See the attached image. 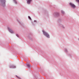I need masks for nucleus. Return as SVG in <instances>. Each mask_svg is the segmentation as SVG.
<instances>
[{
    "label": "nucleus",
    "mask_w": 79,
    "mask_h": 79,
    "mask_svg": "<svg viewBox=\"0 0 79 79\" xmlns=\"http://www.w3.org/2000/svg\"><path fill=\"white\" fill-rule=\"evenodd\" d=\"M6 1L5 0H0V5L1 6H5V3Z\"/></svg>",
    "instance_id": "nucleus-1"
},
{
    "label": "nucleus",
    "mask_w": 79,
    "mask_h": 79,
    "mask_svg": "<svg viewBox=\"0 0 79 79\" xmlns=\"http://www.w3.org/2000/svg\"><path fill=\"white\" fill-rule=\"evenodd\" d=\"M42 32L45 35V36H46L48 38H50V36H49V35L48 34V33H47V32H45L44 30H42Z\"/></svg>",
    "instance_id": "nucleus-2"
},
{
    "label": "nucleus",
    "mask_w": 79,
    "mask_h": 79,
    "mask_svg": "<svg viewBox=\"0 0 79 79\" xmlns=\"http://www.w3.org/2000/svg\"><path fill=\"white\" fill-rule=\"evenodd\" d=\"M69 5L71 8H76V6L72 3H70Z\"/></svg>",
    "instance_id": "nucleus-3"
},
{
    "label": "nucleus",
    "mask_w": 79,
    "mask_h": 79,
    "mask_svg": "<svg viewBox=\"0 0 79 79\" xmlns=\"http://www.w3.org/2000/svg\"><path fill=\"white\" fill-rule=\"evenodd\" d=\"M8 30H9L10 32L11 33H13L14 32L11 29H10V28L8 27Z\"/></svg>",
    "instance_id": "nucleus-4"
},
{
    "label": "nucleus",
    "mask_w": 79,
    "mask_h": 79,
    "mask_svg": "<svg viewBox=\"0 0 79 79\" xmlns=\"http://www.w3.org/2000/svg\"><path fill=\"white\" fill-rule=\"evenodd\" d=\"M27 67H28V68H31V65L29 64H27Z\"/></svg>",
    "instance_id": "nucleus-5"
},
{
    "label": "nucleus",
    "mask_w": 79,
    "mask_h": 79,
    "mask_svg": "<svg viewBox=\"0 0 79 79\" xmlns=\"http://www.w3.org/2000/svg\"><path fill=\"white\" fill-rule=\"evenodd\" d=\"M32 1V0H27V4H30V2Z\"/></svg>",
    "instance_id": "nucleus-6"
},
{
    "label": "nucleus",
    "mask_w": 79,
    "mask_h": 79,
    "mask_svg": "<svg viewBox=\"0 0 79 79\" xmlns=\"http://www.w3.org/2000/svg\"><path fill=\"white\" fill-rule=\"evenodd\" d=\"M61 13H62V14H64V11L63 10H62Z\"/></svg>",
    "instance_id": "nucleus-7"
},
{
    "label": "nucleus",
    "mask_w": 79,
    "mask_h": 79,
    "mask_svg": "<svg viewBox=\"0 0 79 79\" xmlns=\"http://www.w3.org/2000/svg\"><path fill=\"white\" fill-rule=\"evenodd\" d=\"M15 3H17V2H16V0H13Z\"/></svg>",
    "instance_id": "nucleus-8"
},
{
    "label": "nucleus",
    "mask_w": 79,
    "mask_h": 79,
    "mask_svg": "<svg viewBox=\"0 0 79 79\" xmlns=\"http://www.w3.org/2000/svg\"><path fill=\"white\" fill-rule=\"evenodd\" d=\"M76 1L77 2H78V3H79V0H76Z\"/></svg>",
    "instance_id": "nucleus-9"
},
{
    "label": "nucleus",
    "mask_w": 79,
    "mask_h": 79,
    "mask_svg": "<svg viewBox=\"0 0 79 79\" xmlns=\"http://www.w3.org/2000/svg\"><path fill=\"white\" fill-rule=\"evenodd\" d=\"M57 16H59V13H57V14H56Z\"/></svg>",
    "instance_id": "nucleus-10"
},
{
    "label": "nucleus",
    "mask_w": 79,
    "mask_h": 79,
    "mask_svg": "<svg viewBox=\"0 0 79 79\" xmlns=\"http://www.w3.org/2000/svg\"><path fill=\"white\" fill-rule=\"evenodd\" d=\"M16 76L18 78H19V79H20V77H18V76Z\"/></svg>",
    "instance_id": "nucleus-11"
},
{
    "label": "nucleus",
    "mask_w": 79,
    "mask_h": 79,
    "mask_svg": "<svg viewBox=\"0 0 79 79\" xmlns=\"http://www.w3.org/2000/svg\"><path fill=\"white\" fill-rule=\"evenodd\" d=\"M29 19H31V18L30 16H29Z\"/></svg>",
    "instance_id": "nucleus-12"
},
{
    "label": "nucleus",
    "mask_w": 79,
    "mask_h": 79,
    "mask_svg": "<svg viewBox=\"0 0 79 79\" xmlns=\"http://www.w3.org/2000/svg\"><path fill=\"white\" fill-rule=\"evenodd\" d=\"M16 68V67L15 66H14V68Z\"/></svg>",
    "instance_id": "nucleus-13"
},
{
    "label": "nucleus",
    "mask_w": 79,
    "mask_h": 79,
    "mask_svg": "<svg viewBox=\"0 0 79 79\" xmlns=\"http://www.w3.org/2000/svg\"><path fill=\"white\" fill-rule=\"evenodd\" d=\"M17 37H19V36L18 35H17Z\"/></svg>",
    "instance_id": "nucleus-14"
}]
</instances>
